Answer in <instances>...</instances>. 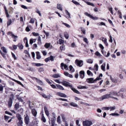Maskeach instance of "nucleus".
Masks as SVG:
<instances>
[{"instance_id": "obj_1", "label": "nucleus", "mask_w": 126, "mask_h": 126, "mask_svg": "<svg viewBox=\"0 0 126 126\" xmlns=\"http://www.w3.org/2000/svg\"><path fill=\"white\" fill-rule=\"evenodd\" d=\"M110 98H111L115 99L118 100V99L115 97L116 96H118L117 93L115 91H112L109 94Z\"/></svg>"}, {"instance_id": "obj_2", "label": "nucleus", "mask_w": 126, "mask_h": 126, "mask_svg": "<svg viewBox=\"0 0 126 126\" xmlns=\"http://www.w3.org/2000/svg\"><path fill=\"white\" fill-rule=\"evenodd\" d=\"M83 126H90L93 124L92 122L88 120L83 121Z\"/></svg>"}, {"instance_id": "obj_3", "label": "nucleus", "mask_w": 126, "mask_h": 126, "mask_svg": "<svg viewBox=\"0 0 126 126\" xmlns=\"http://www.w3.org/2000/svg\"><path fill=\"white\" fill-rule=\"evenodd\" d=\"M75 63L77 65L80 67L82 66L83 64L82 61L79 60L78 59H76L75 60Z\"/></svg>"}, {"instance_id": "obj_4", "label": "nucleus", "mask_w": 126, "mask_h": 126, "mask_svg": "<svg viewBox=\"0 0 126 126\" xmlns=\"http://www.w3.org/2000/svg\"><path fill=\"white\" fill-rule=\"evenodd\" d=\"M61 84L66 87H69L71 88L72 86V85L69 82L65 81H63L61 82Z\"/></svg>"}, {"instance_id": "obj_5", "label": "nucleus", "mask_w": 126, "mask_h": 126, "mask_svg": "<svg viewBox=\"0 0 126 126\" xmlns=\"http://www.w3.org/2000/svg\"><path fill=\"white\" fill-rule=\"evenodd\" d=\"M24 118V121L26 124L28 125L29 124L30 121V119L29 117L27 114H26V116Z\"/></svg>"}, {"instance_id": "obj_6", "label": "nucleus", "mask_w": 126, "mask_h": 126, "mask_svg": "<svg viewBox=\"0 0 126 126\" xmlns=\"http://www.w3.org/2000/svg\"><path fill=\"white\" fill-rule=\"evenodd\" d=\"M84 14L85 15L89 17L93 20H97L98 19L97 17H93L90 14H88L87 12L85 13Z\"/></svg>"}, {"instance_id": "obj_7", "label": "nucleus", "mask_w": 126, "mask_h": 126, "mask_svg": "<svg viewBox=\"0 0 126 126\" xmlns=\"http://www.w3.org/2000/svg\"><path fill=\"white\" fill-rule=\"evenodd\" d=\"M57 95L63 97H66L67 95L65 94L60 92H57L56 94Z\"/></svg>"}, {"instance_id": "obj_8", "label": "nucleus", "mask_w": 126, "mask_h": 126, "mask_svg": "<svg viewBox=\"0 0 126 126\" xmlns=\"http://www.w3.org/2000/svg\"><path fill=\"white\" fill-rule=\"evenodd\" d=\"M110 96L109 94H107L102 96L101 97L102 100L106 99H108L110 98Z\"/></svg>"}, {"instance_id": "obj_9", "label": "nucleus", "mask_w": 126, "mask_h": 126, "mask_svg": "<svg viewBox=\"0 0 126 126\" xmlns=\"http://www.w3.org/2000/svg\"><path fill=\"white\" fill-rule=\"evenodd\" d=\"M8 35H10L11 36H12V37L15 39H16L18 37L17 36L15 35L14 34H12V32H9L7 33Z\"/></svg>"}, {"instance_id": "obj_10", "label": "nucleus", "mask_w": 126, "mask_h": 126, "mask_svg": "<svg viewBox=\"0 0 126 126\" xmlns=\"http://www.w3.org/2000/svg\"><path fill=\"white\" fill-rule=\"evenodd\" d=\"M86 81L89 83H93L94 82V79L93 78H90L87 79Z\"/></svg>"}, {"instance_id": "obj_11", "label": "nucleus", "mask_w": 126, "mask_h": 126, "mask_svg": "<svg viewBox=\"0 0 126 126\" xmlns=\"http://www.w3.org/2000/svg\"><path fill=\"white\" fill-rule=\"evenodd\" d=\"M56 119L55 115L53 116V117L51 118V126H54L55 124V121Z\"/></svg>"}, {"instance_id": "obj_12", "label": "nucleus", "mask_w": 126, "mask_h": 126, "mask_svg": "<svg viewBox=\"0 0 126 126\" xmlns=\"http://www.w3.org/2000/svg\"><path fill=\"white\" fill-rule=\"evenodd\" d=\"M85 72L84 71H82L79 72V76L82 79L84 76Z\"/></svg>"}, {"instance_id": "obj_13", "label": "nucleus", "mask_w": 126, "mask_h": 126, "mask_svg": "<svg viewBox=\"0 0 126 126\" xmlns=\"http://www.w3.org/2000/svg\"><path fill=\"white\" fill-rule=\"evenodd\" d=\"M101 40H102V41L104 42V43L106 46H108V44L107 42V39L106 38L102 37V38H101Z\"/></svg>"}, {"instance_id": "obj_14", "label": "nucleus", "mask_w": 126, "mask_h": 126, "mask_svg": "<svg viewBox=\"0 0 126 126\" xmlns=\"http://www.w3.org/2000/svg\"><path fill=\"white\" fill-rule=\"evenodd\" d=\"M13 103V101L12 98L10 97L9 100L8 102V106L10 107H11Z\"/></svg>"}, {"instance_id": "obj_15", "label": "nucleus", "mask_w": 126, "mask_h": 126, "mask_svg": "<svg viewBox=\"0 0 126 126\" xmlns=\"http://www.w3.org/2000/svg\"><path fill=\"white\" fill-rule=\"evenodd\" d=\"M56 86L57 88L58 89L60 90H64V89L63 87L59 84H57L56 85Z\"/></svg>"}, {"instance_id": "obj_16", "label": "nucleus", "mask_w": 126, "mask_h": 126, "mask_svg": "<svg viewBox=\"0 0 126 126\" xmlns=\"http://www.w3.org/2000/svg\"><path fill=\"white\" fill-rule=\"evenodd\" d=\"M64 74L65 76L68 77L70 78H73V76L71 74H69L68 72H65L64 73Z\"/></svg>"}, {"instance_id": "obj_17", "label": "nucleus", "mask_w": 126, "mask_h": 126, "mask_svg": "<svg viewBox=\"0 0 126 126\" xmlns=\"http://www.w3.org/2000/svg\"><path fill=\"white\" fill-rule=\"evenodd\" d=\"M70 88L75 93L77 94H79V92L78 90L74 88L72 86Z\"/></svg>"}, {"instance_id": "obj_18", "label": "nucleus", "mask_w": 126, "mask_h": 126, "mask_svg": "<svg viewBox=\"0 0 126 126\" xmlns=\"http://www.w3.org/2000/svg\"><path fill=\"white\" fill-rule=\"evenodd\" d=\"M34 79H35L36 80V82L38 83L39 84H40L41 85H42L43 84V82L42 81L40 80L39 79H38L36 78L35 77H34Z\"/></svg>"}, {"instance_id": "obj_19", "label": "nucleus", "mask_w": 126, "mask_h": 126, "mask_svg": "<svg viewBox=\"0 0 126 126\" xmlns=\"http://www.w3.org/2000/svg\"><path fill=\"white\" fill-rule=\"evenodd\" d=\"M110 79H111L112 81L113 82L115 83H117V80L115 78H112L111 76H110Z\"/></svg>"}, {"instance_id": "obj_20", "label": "nucleus", "mask_w": 126, "mask_h": 126, "mask_svg": "<svg viewBox=\"0 0 126 126\" xmlns=\"http://www.w3.org/2000/svg\"><path fill=\"white\" fill-rule=\"evenodd\" d=\"M32 111L33 115L34 116H36L37 114V112L36 110L35 109H33L32 110Z\"/></svg>"}, {"instance_id": "obj_21", "label": "nucleus", "mask_w": 126, "mask_h": 126, "mask_svg": "<svg viewBox=\"0 0 126 126\" xmlns=\"http://www.w3.org/2000/svg\"><path fill=\"white\" fill-rule=\"evenodd\" d=\"M17 123V126H23V121L22 120H19Z\"/></svg>"}, {"instance_id": "obj_22", "label": "nucleus", "mask_w": 126, "mask_h": 126, "mask_svg": "<svg viewBox=\"0 0 126 126\" xmlns=\"http://www.w3.org/2000/svg\"><path fill=\"white\" fill-rule=\"evenodd\" d=\"M36 40V39H31L30 40V44L32 45L33 43L35 42Z\"/></svg>"}, {"instance_id": "obj_23", "label": "nucleus", "mask_w": 126, "mask_h": 126, "mask_svg": "<svg viewBox=\"0 0 126 126\" xmlns=\"http://www.w3.org/2000/svg\"><path fill=\"white\" fill-rule=\"evenodd\" d=\"M44 110L46 115L47 116H49V113L47 108L46 107H45Z\"/></svg>"}, {"instance_id": "obj_24", "label": "nucleus", "mask_w": 126, "mask_h": 126, "mask_svg": "<svg viewBox=\"0 0 126 126\" xmlns=\"http://www.w3.org/2000/svg\"><path fill=\"white\" fill-rule=\"evenodd\" d=\"M60 77V75L58 74H54L52 76V77L55 78H58Z\"/></svg>"}, {"instance_id": "obj_25", "label": "nucleus", "mask_w": 126, "mask_h": 126, "mask_svg": "<svg viewBox=\"0 0 126 126\" xmlns=\"http://www.w3.org/2000/svg\"><path fill=\"white\" fill-rule=\"evenodd\" d=\"M65 11L66 15H67L66 17L67 18H70L71 16H70V14L68 12L67 10H65Z\"/></svg>"}, {"instance_id": "obj_26", "label": "nucleus", "mask_w": 126, "mask_h": 126, "mask_svg": "<svg viewBox=\"0 0 126 126\" xmlns=\"http://www.w3.org/2000/svg\"><path fill=\"white\" fill-rule=\"evenodd\" d=\"M57 8L58 9L61 11H62V6L61 4H58L57 5Z\"/></svg>"}, {"instance_id": "obj_27", "label": "nucleus", "mask_w": 126, "mask_h": 126, "mask_svg": "<svg viewBox=\"0 0 126 126\" xmlns=\"http://www.w3.org/2000/svg\"><path fill=\"white\" fill-rule=\"evenodd\" d=\"M16 117L18 120H22V119L21 115L19 114H16Z\"/></svg>"}, {"instance_id": "obj_28", "label": "nucleus", "mask_w": 126, "mask_h": 126, "mask_svg": "<svg viewBox=\"0 0 126 126\" xmlns=\"http://www.w3.org/2000/svg\"><path fill=\"white\" fill-rule=\"evenodd\" d=\"M61 115L62 117L63 121L64 122H66V118L65 116L63 114H61Z\"/></svg>"}, {"instance_id": "obj_29", "label": "nucleus", "mask_w": 126, "mask_h": 126, "mask_svg": "<svg viewBox=\"0 0 126 126\" xmlns=\"http://www.w3.org/2000/svg\"><path fill=\"white\" fill-rule=\"evenodd\" d=\"M1 49L4 53H7V49L5 47H2L1 48Z\"/></svg>"}, {"instance_id": "obj_30", "label": "nucleus", "mask_w": 126, "mask_h": 126, "mask_svg": "<svg viewBox=\"0 0 126 126\" xmlns=\"http://www.w3.org/2000/svg\"><path fill=\"white\" fill-rule=\"evenodd\" d=\"M69 68L70 69V71L71 72H74V69L73 68L72 65H70L69 66Z\"/></svg>"}, {"instance_id": "obj_31", "label": "nucleus", "mask_w": 126, "mask_h": 126, "mask_svg": "<svg viewBox=\"0 0 126 126\" xmlns=\"http://www.w3.org/2000/svg\"><path fill=\"white\" fill-rule=\"evenodd\" d=\"M12 22L11 19H8V21L7 22V27H8L11 25Z\"/></svg>"}, {"instance_id": "obj_32", "label": "nucleus", "mask_w": 126, "mask_h": 126, "mask_svg": "<svg viewBox=\"0 0 126 126\" xmlns=\"http://www.w3.org/2000/svg\"><path fill=\"white\" fill-rule=\"evenodd\" d=\"M41 58V56L40 55V53L39 52H36V58L38 59H39Z\"/></svg>"}, {"instance_id": "obj_33", "label": "nucleus", "mask_w": 126, "mask_h": 126, "mask_svg": "<svg viewBox=\"0 0 126 126\" xmlns=\"http://www.w3.org/2000/svg\"><path fill=\"white\" fill-rule=\"evenodd\" d=\"M4 9L5 10V14L6 16L7 17H9V15L8 14V12H7V10L6 9V7H4Z\"/></svg>"}, {"instance_id": "obj_34", "label": "nucleus", "mask_w": 126, "mask_h": 126, "mask_svg": "<svg viewBox=\"0 0 126 126\" xmlns=\"http://www.w3.org/2000/svg\"><path fill=\"white\" fill-rule=\"evenodd\" d=\"M102 53L103 54H104V55L106 57H108L109 56H110V53L109 52V51H108V53H107V55H106V52H105V53H104L103 52V51H102Z\"/></svg>"}, {"instance_id": "obj_35", "label": "nucleus", "mask_w": 126, "mask_h": 126, "mask_svg": "<svg viewBox=\"0 0 126 126\" xmlns=\"http://www.w3.org/2000/svg\"><path fill=\"white\" fill-rule=\"evenodd\" d=\"M57 122L59 124L61 123V117L60 116H58L57 118Z\"/></svg>"}, {"instance_id": "obj_36", "label": "nucleus", "mask_w": 126, "mask_h": 126, "mask_svg": "<svg viewBox=\"0 0 126 126\" xmlns=\"http://www.w3.org/2000/svg\"><path fill=\"white\" fill-rule=\"evenodd\" d=\"M83 1H84L86 3H87L88 5H91L93 6H94V5L93 3L88 2H86L84 0H83Z\"/></svg>"}, {"instance_id": "obj_37", "label": "nucleus", "mask_w": 126, "mask_h": 126, "mask_svg": "<svg viewBox=\"0 0 126 126\" xmlns=\"http://www.w3.org/2000/svg\"><path fill=\"white\" fill-rule=\"evenodd\" d=\"M50 43H46L44 47L47 48H48L50 46Z\"/></svg>"}, {"instance_id": "obj_38", "label": "nucleus", "mask_w": 126, "mask_h": 126, "mask_svg": "<svg viewBox=\"0 0 126 126\" xmlns=\"http://www.w3.org/2000/svg\"><path fill=\"white\" fill-rule=\"evenodd\" d=\"M41 120L44 122L45 123L46 122V119L44 117L43 114H42V115Z\"/></svg>"}, {"instance_id": "obj_39", "label": "nucleus", "mask_w": 126, "mask_h": 126, "mask_svg": "<svg viewBox=\"0 0 126 126\" xmlns=\"http://www.w3.org/2000/svg\"><path fill=\"white\" fill-rule=\"evenodd\" d=\"M70 105H71L75 107H76L78 106V105L73 102H71L70 104Z\"/></svg>"}, {"instance_id": "obj_40", "label": "nucleus", "mask_w": 126, "mask_h": 126, "mask_svg": "<svg viewBox=\"0 0 126 126\" xmlns=\"http://www.w3.org/2000/svg\"><path fill=\"white\" fill-rule=\"evenodd\" d=\"M19 108V104L18 103H16L15 105V108L17 110Z\"/></svg>"}, {"instance_id": "obj_41", "label": "nucleus", "mask_w": 126, "mask_h": 126, "mask_svg": "<svg viewBox=\"0 0 126 126\" xmlns=\"http://www.w3.org/2000/svg\"><path fill=\"white\" fill-rule=\"evenodd\" d=\"M98 66L97 64H95L94 66V68L97 71L98 70Z\"/></svg>"}, {"instance_id": "obj_42", "label": "nucleus", "mask_w": 126, "mask_h": 126, "mask_svg": "<svg viewBox=\"0 0 126 126\" xmlns=\"http://www.w3.org/2000/svg\"><path fill=\"white\" fill-rule=\"evenodd\" d=\"M0 52L2 56L4 58V59H6V58L5 56V53H3L0 50Z\"/></svg>"}, {"instance_id": "obj_43", "label": "nucleus", "mask_w": 126, "mask_h": 126, "mask_svg": "<svg viewBox=\"0 0 126 126\" xmlns=\"http://www.w3.org/2000/svg\"><path fill=\"white\" fill-rule=\"evenodd\" d=\"M60 49L61 50H64L65 49V46L63 45L61 46L60 47Z\"/></svg>"}, {"instance_id": "obj_44", "label": "nucleus", "mask_w": 126, "mask_h": 126, "mask_svg": "<svg viewBox=\"0 0 126 126\" xmlns=\"http://www.w3.org/2000/svg\"><path fill=\"white\" fill-rule=\"evenodd\" d=\"M87 73L89 75H91L92 76L93 75V74L89 70H88L87 71Z\"/></svg>"}, {"instance_id": "obj_45", "label": "nucleus", "mask_w": 126, "mask_h": 126, "mask_svg": "<svg viewBox=\"0 0 126 126\" xmlns=\"http://www.w3.org/2000/svg\"><path fill=\"white\" fill-rule=\"evenodd\" d=\"M32 34L34 36H37L39 35V34L37 32H32Z\"/></svg>"}, {"instance_id": "obj_46", "label": "nucleus", "mask_w": 126, "mask_h": 126, "mask_svg": "<svg viewBox=\"0 0 126 126\" xmlns=\"http://www.w3.org/2000/svg\"><path fill=\"white\" fill-rule=\"evenodd\" d=\"M18 46L20 49H22L23 48V46L22 44H19L18 45Z\"/></svg>"}, {"instance_id": "obj_47", "label": "nucleus", "mask_w": 126, "mask_h": 126, "mask_svg": "<svg viewBox=\"0 0 126 126\" xmlns=\"http://www.w3.org/2000/svg\"><path fill=\"white\" fill-rule=\"evenodd\" d=\"M76 5H80L79 3L77 1H75L74 0H72V1Z\"/></svg>"}, {"instance_id": "obj_48", "label": "nucleus", "mask_w": 126, "mask_h": 126, "mask_svg": "<svg viewBox=\"0 0 126 126\" xmlns=\"http://www.w3.org/2000/svg\"><path fill=\"white\" fill-rule=\"evenodd\" d=\"M95 54L98 56L101 57V54L98 51H96Z\"/></svg>"}, {"instance_id": "obj_49", "label": "nucleus", "mask_w": 126, "mask_h": 126, "mask_svg": "<svg viewBox=\"0 0 126 126\" xmlns=\"http://www.w3.org/2000/svg\"><path fill=\"white\" fill-rule=\"evenodd\" d=\"M83 40L86 44H88V41L87 38H86L83 37Z\"/></svg>"}, {"instance_id": "obj_50", "label": "nucleus", "mask_w": 126, "mask_h": 126, "mask_svg": "<svg viewBox=\"0 0 126 126\" xmlns=\"http://www.w3.org/2000/svg\"><path fill=\"white\" fill-rule=\"evenodd\" d=\"M64 37L66 39H67L69 37V35L66 32L64 33Z\"/></svg>"}, {"instance_id": "obj_51", "label": "nucleus", "mask_w": 126, "mask_h": 126, "mask_svg": "<svg viewBox=\"0 0 126 126\" xmlns=\"http://www.w3.org/2000/svg\"><path fill=\"white\" fill-rule=\"evenodd\" d=\"M59 44L61 45L64 42V41L62 39H60L59 40Z\"/></svg>"}, {"instance_id": "obj_52", "label": "nucleus", "mask_w": 126, "mask_h": 126, "mask_svg": "<svg viewBox=\"0 0 126 126\" xmlns=\"http://www.w3.org/2000/svg\"><path fill=\"white\" fill-rule=\"evenodd\" d=\"M80 29H81V31L83 32V34H85V29L83 28L82 27H80Z\"/></svg>"}, {"instance_id": "obj_53", "label": "nucleus", "mask_w": 126, "mask_h": 126, "mask_svg": "<svg viewBox=\"0 0 126 126\" xmlns=\"http://www.w3.org/2000/svg\"><path fill=\"white\" fill-rule=\"evenodd\" d=\"M43 65V64L40 63H35V66H40Z\"/></svg>"}, {"instance_id": "obj_54", "label": "nucleus", "mask_w": 126, "mask_h": 126, "mask_svg": "<svg viewBox=\"0 0 126 126\" xmlns=\"http://www.w3.org/2000/svg\"><path fill=\"white\" fill-rule=\"evenodd\" d=\"M36 12L37 13H38L40 16H41V15L40 11H39V9L38 8H36Z\"/></svg>"}, {"instance_id": "obj_55", "label": "nucleus", "mask_w": 126, "mask_h": 126, "mask_svg": "<svg viewBox=\"0 0 126 126\" xmlns=\"http://www.w3.org/2000/svg\"><path fill=\"white\" fill-rule=\"evenodd\" d=\"M87 62L89 63H92L93 62V61L92 59H90L87 60Z\"/></svg>"}, {"instance_id": "obj_56", "label": "nucleus", "mask_w": 126, "mask_h": 126, "mask_svg": "<svg viewBox=\"0 0 126 126\" xmlns=\"http://www.w3.org/2000/svg\"><path fill=\"white\" fill-rule=\"evenodd\" d=\"M17 99L20 102H23V100L22 99V98L21 97H18L17 98Z\"/></svg>"}, {"instance_id": "obj_57", "label": "nucleus", "mask_w": 126, "mask_h": 126, "mask_svg": "<svg viewBox=\"0 0 126 126\" xmlns=\"http://www.w3.org/2000/svg\"><path fill=\"white\" fill-rule=\"evenodd\" d=\"M3 89V86L2 85H0V93H1L2 92V91Z\"/></svg>"}, {"instance_id": "obj_58", "label": "nucleus", "mask_w": 126, "mask_h": 126, "mask_svg": "<svg viewBox=\"0 0 126 126\" xmlns=\"http://www.w3.org/2000/svg\"><path fill=\"white\" fill-rule=\"evenodd\" d=\"M104 66H103V65H102L101 66V69L103 71H105V64H104Z\"/></svg>"}, {"instance_id": "obj_59", "label": "nucleus", "mask_w": 126, "mask_h": 126, "mask_svg": "<svg viewBox=\"0 0 126 126\" xmlns=\"http://www.w3.org/2000/svg\"><path fill=\"white\" fill-rule=\"evenodd\" d=\"M42 96L44 98H48V97H49V98L50 96H47L46 95H45V94H42Z\"/></svg>"}, {"instance_id": "obj_60", "label": "nucleus", "mask_w": 126, "mask_h": 126, "mask_svg": "<svg viewBox=\"0 0 126 126\" xmlns=\"http://www.w3.org/2000/svg\"><path fill=\"white\" fill-rule=\"evenodd\" d=\"M16 82L19 84L21 85L22 87H24V85L20 81H16Z\"/></svg>"}, {"instance_id": "obj_61", "label": "nucleus", "mask_w": 126, "mask_h": 126, "mask_svg": "<svg viewBox=\"0 0 126 126\" xmlns=\"http://www.w3.org/2000/svg\"><path fill=\"white\" fill-rule=\"evenodd\" d=\"M17 45H13V47L14 49L16 50L17 48Z\"/></svg>"}, {"instance_id": "obj_62", "label": "nucleus", "mask_w": 126, "mask_h": 126, "mask_svg": "<svg viewBox=\"0 0 126 126\" xmlns=\"http://www.w3.org/2000/svg\"><path fill=\"white\" fill-rule=\"evenodd\" d=\"M41 52L44 56L47 55V53L45 51L43 50L41 51Z\"/></svg>"}, {"instance_id": "obj_63", "label": "nucleus", "mask_w": 126, "mask_h": 126, "mask_svg": "<svg viewBox=\"0 0 126 126\" xmlns=\"http://www.w3.org/2000/svg\"><path fill=\"white\" fill-rule=\"evenodd\" d=\"M49 57L50 60L51 61H54V57L52 56H50Z\"/></svg>"}, {"instance_id": "obj_64", "label": "nucleus", "mask_w": 126, "mask_h": 126, "mask_svg": "<svg viewBox=\"0 0 126 126\" xmlns=\"http://www.w3.org/2000/svg\"><path fill=\"white\" fill-rule=\"evenodd\" d=\"M64 68L66 70H68V66L66 64H64Z\"/></svg>"}]
</instances>
